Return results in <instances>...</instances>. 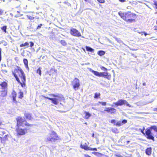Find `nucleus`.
I'll return each mask as SVG.
<instances>
[{
	"label": "nucleus",
	"instance_id": "obj_2",
	"mask_svg": "<svg viewBox=\"0 0 157 157\" xmlns=\"http://www.w3.org/2000/svg\"><path fill=\"white\" fill-rule=\"evenodd\" d=\"M19 74V76L21 78L22 80L24 82L26 81V77L25 74H24L22 69L19 67H17L14 71H12V74L14 76L17 75L16 73Z\"/></svg>",
	"mask_w": 157,
	"mask_h": 157
},
{
	"label": "nucleus",
	"instance_id": "obj_10",
	"mask_svg": "<svg viewBox=\"0 0 157 157\" xmlns=\"http://www.w3.org/2000/svg\"><path fill=\"white\" fill-rule=\"evenodd\" d=\"M145 134L147 136V138L148 139L152 140L154 141V137L152 136V133L151 132L150 130L149 129H146Z\"/></svg>",
	"mask_w": 157,
	"mask_h": 157
},
{
	"label": "nucleus",
	"instance_id": "obj_53",
	"mask_svg": "<svg viewBox=\"0 0 157 157\" xmlns=\"http://www.w3.org/2000/svg\"><path fill=\"white\" fill-rule=\"evenodd\" d=\"M25 65V67L26 68L28 69V70L29 69V68L28 67V64H27V65Z\"/></svg>",
	"mask_w": 157,
	"mask_h": 157
},
{
	"label": "nucleus",
	"instance_id": "obj_42",
	"mask_svg": "<svg viewBox=\"0 0 157 157\" xmlns=\"http://www.w3.org/2000/svg\"><path fill=\"white\" fill-rule=\"evenodd\" d=\"M1 53H2V49L0 48V60L1 59Z\"/></svg>",
	"mask_w": 157,
	"mask_h": 157
},
{
	"label": "nucleus",
	"instance_id": "obj_64",
	"mask_svg": "<svg viewBox=\"0 0 157 157\" xmlns=\"http://www.w3.org/2000/svg\"><path fill=\"white\" fill-rule=\"evenodd\" d=\"M85 124H87V123L86 122L85 123Z\"/></svg>",
	"mask_w": 157,
	"mask_h": 157
},
{
	"label": "nucleus",
	"instance_id": "obj_45",
	"mask_svg": "<svg viewBox=\"0 0 157 157\" xmlns=\"http://www.w3.org/2000/svg\"><path fill=\"white\" fill-rule=\"evenodd\" d=\"M2 71L3 73L7 72V71L6 70H2Z\"/></svg>",
	"mask_w": 157,
	"mask_h": 157
},
{
	"label": "nucleus",
	"instance_id": "obj_48",
	"mask_svg": "<svg viewBox=\"0 0 157 157\" xmlns=\"http://www.w3.org/2000/svg\"><path fill=\"white\" fill-rule=\"evenodd\" d=\"M141 33V35H143L144 34L145 36H146L147 35V34L144 32H142Z\"/></svg>",
	"mask_w": 157,
	"mask_h": 157
},
{
	"label": "nucleus",
	"instance_id": "obj_35",
	"mask_svg": "<svg viewBox=\"0 0 157 157\" xmlns=\"http://www.w3.org/2000/svg\"><path fill=\"white\" fill-rule=\"evenodd\" d=\"M28 18L30 20H33L34 19V17L31 16H27Z\"/></svg>",
	"mask_w": 157,
	"mask_h": 157
},
{
	"label": "nucleus",
	"instance_id": "obj_5",
	"mask_svg": "<svg viewBox=\"0 0 157 157\" xmlns=\"http://www.w3.org/2000/svg\"><path fill=\"white\" fill-rule=\"evenodd\" d=\"M59 139V138L55 132H52L51 134H49V136L47 138V140L48 141L54 142Z\"/></svg>",
	"mask_w": 157,
	"mask_h": 157
},
{
	"label": "nucleus",
	"instance_id": "obj_30",
	"mask_svg": "<svg viewBox=\"0 0 157 157\" xmlns=\"http://www.w3.org/2000/svg\"><path fill=\"white\" fill-rule=\"evenodd\" d=\"M23 62L25 65H27L28 64V61L27 59H23Z\"/></svg>",
	"mask_w": 157,
	"mask_h": 157
},
{
	"label": "nucleus",
	"instance_id": "obj_46",
	"mask_svg": "<svg viewBox=\"0 0 157 157\" xmlns=\"http://www.w3.org/2000/svg\"><path fill=\"white\" fill-rule=\"evenodd\" d=\"M3 13V11L2 10H0V15H2Z\"/></svg>",
	"mask_w": 157,
	"mask_h": 157
},
{
	"label": "nucleus",
	"instance_id": "obj_24",
	"mask_svg": "<svg viewBox=\"0 0 157 157\" xmlns=\"http://www.w3.org/2000/svg\"><path fill=\"white\" fill-rule=\"evenodd\" d=\"M118 14L120 17L124 20L125 13H124L121 12H119Z\"/></svg>",
	"mask_w": 157,
	"mask_h": 157
},
{
	"label": "nucleus",
	"instance_id": "obj_9",
	"mask_svg": "<svg viewBox=\"0 0 157 157\" xmlns=\"http://www.w3.org/2000/svg\"><path fill=\"white\" fill-rule=\"evenodd\" d=\"M113 104L117 106H121L123 104H126L127 106L131 107V105L129 104L127 101L124 100H119L117 102H114Z\"/></svg>",
	"mask_w": 157,
	"mask_h": 157
},
{
	"label": "nucleus",
	"instance_id": "obj_54",
	"mask_svg": "<svg viewBox=\"0 0 157 157\" xmlns=\"http://www.w3.org/2000/svg\"><path fill=\"white\" fill-rule=\"evenodd\" d=\"M115 111H110V113H111V114H112V113H114L115 112Z\"/></svg>",
	"mask_w": 157,
	"mask_h": 157
},
{
	"label": "nucleus",
	"instance_id": "obj_63",
	"mask_svg": "<svg viewBox=\"0 0 157 157\" xmlns=\"http://www.w3.org/2000/svg\"><path fill=\"white\" fill-rule=\"evenodd\" d=\"M85 1L86 2H88L89 1V0H85Z\"/></svg>",
	"mask_w": 157,
	"mask_h": 157
},
{
	"label": "nucleus",
	"instance_id": "obj_22",
	"mask_svg": "<svg viewBox=\"0 0 157 157\" xmlns=\"http://www.w3.org/2000/svg\"><path fill=\"white\" fill-rule=\"evenodd\" d=\"M7 84L6 82H4L1 83L0 85L3 89H5L7 86Z\"/></svg>",
	"mask_w": 157,
	"mask_h": 157
},
{
	"label": "nucleus",
	"instance_id": "obj_18",
	"mask_svg": "<svg viewBox=\"0 0 157 157\" xmlns=\"http://www.w3.org/2000/svg\"><path fill=\"white\" fill-rule=\"evenodd\" d=\"M17 96V94L16 92L14 91L13 90L12 92V96L13 98V100L14 101L16 100V97Z\"/></svg>",
	"mask_w": 157,
	"mask_h": 157
},
{
	"label": "nucleus",
	"instance_id": "obj_26",
	"mask_svg": "<svg viewBox=\"0 0 157 157\" xmlns=\"http://www.w3.org/2000/svg\"><path fill=\"white\" fill-rule=\"evenodd\" d=\"M60 43L63 46H66L67 44V43L64 40H62L60 41Z\"/></svg>",
	"mask_w": 157,
	"mask_h": 157
},
{
	"label": "nucleus",
	"instance_id": "obj_28",
	"mask_svg": "<svg viewBox=\"0 0 157 157\" xmlns=\"http://www.w3.org/2000/svg\"><path fill=\"white\" fill-rule=\"evenodd\" d=\"M100 95V94L99 93H95V94L94 98H98L99 97Z\"/></svg>",
	"mask_w": 157,
	"mask_h": 157
},
{
	"label": "nucleus",
	"instance_id": "obj_1",
	"mask_svg": "<svg viewBox=\"0 0 157 157\" xmlns=\"http://www.w3.org/2000/svg\"><path fill=\"white\" fill-rule=\"evenodd\" d=\"M49 95L50 96L53 97H55V98H53L47 97L43 95H42V96L45 98L51 100L52 101V102L55 105H57L59 103V101H61L64 100V97L61 94H50Z\"/></svg>",
	"mask_w": 157,
	"mask_h": 157
},
{
	"label": "nucleus",
	"instance_id": "obj_16",
	"mask_svg": "<svg viewBox=\"0 0 157 157\" xmlns=\"http://www.w3.org/2000/svg\"><path fill=\"white\" fill-rule=\"evenodd\" d=\"M84 113L85 114L84 117L86 119H89L91 116V114L89 112L85 111L84 112Z\"/></svg>",
	"mask_w": 157,
	"mask_h": 157
},
{
	"label": "nucleus",
	"instance_id": "obj_21",
	"mask_svg": "<svg viewBox=\"0 0 157 157\" xmlns=\"http://www.w3.org/2000/svg\"><path fill=\"white\" fill-rule=\"evenodd\" d=\"M105 54V52L102 50L99 51L98 52V54L100 56L103 55Z\"/></svg>",
	"mask_w": 157,
	"mask_h": 157
},
{
	"label": "nucleus",
	"instance_id": "obj_50",
	"mask_svg": "<svg viewBox=\"0 0 157 157\" xmlns=\"http://www.w3.org/2000/svg\"><path fill=\"white\" fill-rule=\"evenodd\" d=\"M115 122V121L114 120H111V123H114Z\"/></svg>",
	"mask_w": 157,
	"mask_h": 157
},
{
	"label": "nucleus",
	"instance_id": "obj_57",
	"mask_svg": "<svg viewBox=\"0 0 157 157\" xmlns=\"http://www.w3.org/2000/svg\"><path fill=\"white\" fill-rule=\"evenodd\" d=\"M41 50H42V51L43 52H45V49H43V48H42V49H41Z\"/></svg>",
	"mask_w": 157,
	"mask_h": 157
},
{
	"label": "nucleus",
	"instance_id": "obj_39",
	"mask_svg": "<svg viewBox=\"0 0 157 157\" xmlns=\"http://www.w3.org/2000/svg\"><path fill=\"white\" fill-rule=\"evenodd\" d=\"M23 82V83L21 82V83H20L21 84V86L22 87H23L24 86H25V81H24V82H23Z\"/></svg>",
	"mask_w": 157,
	"mask_h": 157
},
{
	"label": "nucleus",
	"instance_id": "obj_37",
	"mask_svg": "<svg viewBox=\"0 0 157 157\" xmlns=\"http://www.w3.org/2000/svg\"><path fill=\"white\" fill-rule=\"evenodd\" d=\"M101 70H102L103 71H106L107 69L105 68V67H101Z\"/></svg>",
	"mask_w": 157,
	"mask_h": 157
},
{
	"label": "nucleus",
	"instance_id": "obj_4",
	"mask_svg": "<svg viewBox=\"0 0 157 157\" xmlns=\"http://www.w3.org/2000/svg\"><path fill=\"white\" fill-rule=\"evenodd\" d=\"M17 121V125L24 126V125L26 126H32V124H29L24 119L22 118L21 117H18L16 119Z\"/></svg>",
	"mask_w": 157,
	"mask_h": 157
},
{
	"label": "nucleus",
	"instance_id": "obj_17",
	"mask_svg": "<svg viewBox=\"0 0 157 157\" xmlns=\"http://www.w3.org/2000/svg\"><path fill=\"white\" fill-rule=\"evenodd\" d=\"M80 147L82 148L83 149L86 150H87V149L88 147L86 143H85L84 144H81L80 145Z\"/></svg>",
	"mask_w": 157,
	"mask_h": 157
},
{
	"label": "nucleus",
	"instance_id": "obj_6",
	"mask_svg": "<svg viewBox=\"0 0 157 157\" xmlns=\"http://www.w3.org/2000/svg\"><path fill=\"white\" fill-rule=\"evenodd\" d=\"M71 85L75 90H78L80 86L79 80L77 78H75L71 82Z\"/></svg>",
	"mask_w": 157,
	"mask_h": 157
},
{
	"label": "nucleus",
	"instance_id": "obj_25",
	"mask_svg": "<svg viewBox=\"0 0 157 157\" xmlns=\"http://www.w3.org/2000/svg\"><path fill=\"white\" fill-rule=\"evenodd\" d=\"M150 129H153L156 132H157V127L156 126H152L150 127Z\"/></svg>",
	"mask_w": 157,
	"mask_h": 157
},
{
	"label": "nucleus",
	"instance_id": "obj_44",
	"mask_svg": "<svg viewBox=\"0 0 157 157\" xmlns=\"http://www.w3.org/2000/svg\"><path fill=\"white\" fill-rule=\"evenodd\" d=\"M42 25V24H40L39 25L38 27H37V29H40L41 26Z\"/></svg>",
	"mask_w": 157,
	"mask_h": 157
},
{
	"label": "nucleus",
	"instance_id": "obj_12",
	"mask_svg": "<svg viewBox=\"0 0 157 157\" xmlns=\"http://www.w3.org/2000/svg\"><path fill=\"white\" fill-rule=\"evenodd\" d=\"M30 45L29 46V43L28 42H26L24 44H22L20 45L21 47H25V48H28L29 46L32 47L34 45V43L32 42H30Z\"/></svg>",
	"mask_w": 157,
	"mask_h": 157
},
{
	"label": "nucleus",
	"instance_id": "obj_11",
	"mask_svg": "<svg viewBox=\"0 0 157 157\" xmlns=\"http://www.w3.org/2000/svg\"><path fill=\"white\" fill-rule=\"evenodd\" d=\"M100 77H104L110 80L111 79V75L108 72H100Z\"/></svg>",
	"mask_w": 157,
	"mask_h": 157
},
{
	"label": "nucleus",
	"instance_id": "obj_56",
	"mask_svg": "<svg viewBox=\"0 0 157 157\" xmlns=\"http://www.w3.org/2000/svg\"><path fill=\"white\" fill-rule=\"evenodd\" d=\"M46 57V56H43L42 57V59H45V58Z\"/></svg>",
	"mask_w": 157,
	"mask_h": 157
},
{
	"label": "nucleus",
	"instance_id": "obj_20",
	"mask_svg": "<svg viewBox=\"0 0 157 157\" xmlns=\"http://www.w3.org/2000/svg\"><path fill=\"white\" fill-rule=\"evenodd\" d=\"M25 116L26 117L29 119V120H31L32 119V117H31V115L30 114L28 113H25Z\"/></svg>",
	"mask_w": 157,
	"mask_h": 157
},
{
	"label": "nucleus",
	"instance_id": "obj_29",
	"mask_svg": "<svg viewBox=\"0 0 157 157\" xmlns=\"http://www.w3.org/2000/svg\"><path fill=\"white\" fill-rule=\"evenodd\" d=\"M19 98H22L23 97V93L21 92H20L19 93Z\"/></svg>",
	"mask_w": 157,
	"mask_h": 157
},
{
	"label": "nucleus",
	"instance_id": "obj_41",
	"mask_svg": "<svg viewBox=\"0 0 157 157\" xmlns=\"http://www.w3.org/2000/svg\"><path fill=\"white\" fill-rule=\"evenodd\" d=\"M127 121L126 120H124L122 121V123L124 124L127 123Z\"/></svg>",
	"mask_w": 157,
	"mask_h": 157
},
{
	"label": "nucleus",
	"instance_id": "obj_61",
	"mask_svg": "<svg viewBox=\"0 0 157 157\" xmlns=\"http://www.w3.org/2000/svg\"><path fill=\"white\" fill-rule=\"evenodd\" d=\"M94 133H93V134H92V137H94Z\"/></svg>",
	"mask_w": 157,
	"mask_h": 157
},
{
	"label": "nucleus",
	"instance_id": "obj_15",
	"mask_svg": "<svg viewBox=\"0 0 157 157\" xmlns=\"http://www.w3.org/2000/svg\"><path fill=\"white\" fill-rule=\"evenodd\" d=\"M90 71L93 73L95 75L100 77V72H99L98 71H94L91 69H90Z\"/></svg>",
	"mask_w": 157,
	"mask_h": 157
},
{
	"label": "nucleus",
	"instance_id": "obj_59",
	"mask_svg": "<svg viewBox=\"0 0 157 157\" xmlns=\"http://www.w3.org/2000/svg\"><path fill=\"white\" fill-rule=\"evenodd\" d=\"M143 85L144 86H145L146 85V84L145 82L143 83Z\"/></svg>",
	"mask_w": 157,
	"mask_h": 157
},
{
	"label": "nucleus",
	"instance_id": "obj_38",
	"mask_svg": "<svg viewBox=\"0 0 157 157\" xmlns=\"http://www.w3.org/2000/svg\"><path fill=\"white\" fill-rule=\"evenodd\" d=\"M144 129H145V128H144V127H143V129H140V131L141 133L144 135L145 134V133L144 132Z\"/></svg>",
	"mask_w": 157,
	"mask_h": 157
},
{
	"label": "nucleus",
	"instance_id": "obj_8",
	"mask_svg": "<svg viewBox=\"0 0 157 157\" xmlns=\"http://www.w3.org/2000/svg\"><path fill=\"white\" fill-rule=\"evenodd\" d=\"M27 131V129L26 128L22 129L18 127L16 128V132L17 136H21L25 134Z\"/></svg>",
	"mask_w": 157,
	"mask_h": 157
},
{
	"label": "nucleus",
	"instance_id": "obj_60",
	"mask_svg": "<svg viewBox=\"0 0 157 157\" xmlns=\"http://www.w3.org/2000/svg\"><path fill=\"white\" fill-rule=\"evenodd\" d=\"M154 111L157 112V108H155L154 109Z\"/></svg>",
	"mask_w": 157,
	"mask_h": 157
},
{
	"label": "nucleus",
	"instance_id": "obj_40",
	"mask_svg": "<svg viewBox=\"0 0 157 157\" xmlns=\"http://www.w3.org/2000/svg\"><path fill=\"white\" fill-rule=\"evenodd\" d=\"M99 2L101 3H104L105 2V0H97Z\"/></svg>",
	"mask_w": 157,
	"mask_h": 157
},
{
	"label": "nucleus",
	"instance_id": "obj_32",
	"mask_svg": "<svg viewBox=\"0 0 157 157\" xmlns=\"http://www.w3.org/2000/svg\"><path fill=\"white\" fill-rule=\"evenodd\" d=\"M1 43H3V45L5 46H6L7 45V43L3 40L2 41L1 43H0V44Z\"/></svg>",
	"mask_w": 157,
	"mask_h": 157
},
{
	"label": "nucleus",
	"instance_id": "obj_3",
	"mask_svg": "<svg viewBox=\"0 0 157 157\" xmlns=\"http://www.w3.org/2000/svg\"><path fill=\"white\" fill-rule=\"evenodd\" d=\"M124 20L128 22L132 23L135 22L136 15L131 12L125 13Z\"/></svg>",
	"mask_w": 157,
	"mask_h": 157
},
{
	"label": "nucleus",
	"instance_id": "obj_52",
	"mask_svg": "<svg viewBox=\"0 0 157 157\" xmlns=\"http://www.w3.org/2000/svg\"><path fill=\"white\" fill-rule=\"evenodd\" d=\"M84 156H85V157H91L90 156H89L88 155H86V154L84 155Z\"/></svg>",
	"mask_w": 157,
	"mask_h": 157
},
{
	"label": "nucleus",
	"instance_id": "obj_7",
	"mask_svg": "<svg viewBox=\"0 0 157 157\" xmlns=\"http://www.w3.org/2000/svg\"><path fill=\"white\" fill-rule=\"evenodd\" d=\"M70 33L72 35L75 36L79 37L81 36L80 33L77 30L74 28H72L70 29Z\"/></svg>",
	"mask_w": 157,
	"mask_h": 157
},
{
	"label": "nucleus",
	"instance_id": "obj_49",
	"mask_svg": "<svg viewBox=\"0 0 157 157\" xmlns=\"http://www.w3.org/2000/svg\"><path fill=\"white\" fill-rule=\"evenodd\" d=\"M136 113L140 114H142L143 113H144V112H136Z\"/></svg>",
	"mask_w": 157,
	"mask_h": 157
},
{
	"label": "nucleus",
	"instance_id": "obj_51",
	"mask_svg": "<svg viewBox=\"0 0 157 157\" xmlns=\"http://www.w3.org/2000/svg\"><path fill=\"white\" fill-rule=\"evenodd\" d=\"M120 2H124L126 1L125 0H119Z\"/></svg>",
	"mask_w": 157,
	"mask_h": 157
},
{
	"label": "nucleus",
	"instance_id": "obj_43",
	"mask_svg": "<svg viewBox=\"0 0 157 157\" xmlns=\"http://www.w3.org/2000/svg\"><path fill=\"white\" fill-rule=\"evenodd\" d=\"M93 148H91L90 147H88L86 150H90V151H93L92 150Z\"/></svg>",
	"mask_w": 157,
	"mask_h": 157
},
{
	"label": "nucleus",
	"instance_id": "obj_19",
	"mask_svg": "<svg viewBox=\"0 0 157 157\" xmlns=\"http://www.w3.org/2000/svg\"><path fill=\"white\" fill-rule=\"evenodd\" d=\"M86 48L87 51L90 52H94V50L91 47L87 46Z\"/></svg>",
	"mask_w": 157,
	"mask_h": 157
},
{
	"label": "nucleus",
	"instance_id": "obj_31",
	"mask_svg": "<svg viewBox=\"0 0 157 157\" xmlns=\"http://www.w3.org/2000/svg\"><path fill=\"white\" fill-rule=\"evenodd\" d=\"M14 77H15L16 80L17 81L20 83H21V82H20V80L19 79V78H18V77L17 75H16V76H14Z\"/></svg>",
	"mask_w": 157,
	"mask_h": 157
},
{
	"label": "nucleus",
	"instance_id": "obj_55",
	"mask_svg": "<svg viewBox=\"0 0 157 157\" xmlns=\"http://www.w3.org/2000/svg\"><path fill=\"white\" fill-rule=\"evenodd\" d=\"M92 150H93V151H97V149L96 148H94Z\"/></svg>",
	"mask_w": 157,
	"mask_h": 157
},
{
	"label": "nucleus",
	"instance_id": "obj_27",
	"mask_svg": "<svg viewBox=\"0 0 157 157\" xmlns=\"http://www.w3.org/2000/svg\"><path fill=\"white\" fill-rule=\"evenodd\" d=\"M6 29H7V26H3L1 28L2 30V31H4V32H5V33H6Z\"/></svg>",
	"mask_w": 157,
	"mask_h": 157
},
{
	"label": "nucleus",
	"instance_id": "obj_62",
	"mask_svg": "<svg viewBox=\"0 0 157 157\" xmlns=\"http://www.w3.org/2000/svg\"><path fill=\"white\" fill-rule=\"evenodd\" d=\"M154 101V100L153 99H152V101H151L150 102H151Z\"/></svg>",
	"mask_w": 157,
	"mask_h": 157
},
{
	"label": "nucleus",
	"instance_id": "obj_14",
	"mask_svg": "<svg viewBox=\"0 0 157 157\" xmlns=\"http://www.w3.org/2000/svg\"><path fill=\"white\" fill-rule=\"evenodd\" d=\"M116 109L114 108H113L111 107H108L105 109L104 110V112L106 111L108 113H109L110 112V111H115Z\"/></svg>",
	"mask_w": 157,
	"mask_h": 157
},
{
	"label": "nucleus",
	"instance_id": "obj_23",
	"mask_svg": "<svg viewBox=\"0 0 157 157\" xmlns=\"http://www.w3.org/2000/svg\"><path fill=\"white\" fill-rule=\"evenodd\" d=\"M41 68L40 67H39L36 71V73L38 74L40 76H41Z\"/></svg>",
	"mask_w": 157,
	"mask_h": 157
},
{
	"label": "nucleus",
	"instance_id": "obj_34",
	"mask_svg": "<svg viewBox=\"0 0 157 157\" xmlns=\"http://www.w3.org/2000/svg\"><path fill=\"white\" fill-rule=\"evenodd\" d=\"M116 125L118 126H120L121 125V121H119L116 124Z\"/></svg>",
	"mask_w": 157,
	"mask_h": 157
},
{
	"label": "nucleus",
	"instance_id": "obj_47",
	"mask_svg": "<svg viewBox=\"0 0 157 157\" xmlns=\"http://www.w3.org/2000/svg\"><path fill=\"white\" fill-rule=\"evenodd\" d=\"M154 5H155V7L157 9V2H155Z\"/></svg>",
	"mask_w": 157,
	"mask_h": 157
},
{
	"label": "nucleus",
	"instance_id": "obj_58",
	"mask_svg": "<svg viewBox=\"0 0 157 157\" xmlns=\"http://www.w3.org/2000/svg\"><path fill=\"white\" fill-rule=\"evenodd\" d=\"M97 124H96L95 123L94 124V126L95 127H96V126Z\"/></svg>",
	"mask_w": 157,
	"mask_h": 157
},
{
	"label": "nucleus",
	"instance_id": "obj_36",
	"mask_svg": "<svg viewBox=\"0 0 157 157\" xmlns=\"http://www.w3.org/2000/svg\"><path fill=\"white\" fill-rule=\"evenodd\" d=\"M99 103L101 104L102 105H106V103L105 102H100Z\"/></svg>",
	"mask_w": 157,
	"mask_h": 157
},
{
	"label": "nucleus",
	"instance_id": "obj_13",
	"mask_svg": "<svg viewBox=\"0 0 157 157\" xmlns=\"http://www.w3.org/2000/svg\"><path fill=\"white\" fill-rule=\"evenodd\" d=\"M151 147L147 148L146 150V154L147 155H150L151 154Z\"/></svg>",
	"mask_w": 157,
	"mask_h": 157
},
{
	"label": "nucleus",
	"instance_id": "obj_33",
	"mask_svg": "<svg viewBox=\"0 0 157 157\" xmlns=\"http://www.w3.org/2000/svg\"><path fill=\"white\" fill-rule=\"evenodd\" d=\"M7 94V92L6 91H3L2 94V96L4 97L6 96Z\"/></svg>",
	"mask_w": 157,
	"mask_h": 157
}]
</instances>
